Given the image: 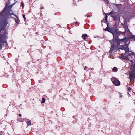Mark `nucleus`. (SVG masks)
<instances>
[{"label": "nucleus", "mask_w": 135, "mask_h": 135, "mask_svg": "<svg viewBox=\"0 0 135 135\" xmlns=\"http://www.w3.org/2000/svg\"><path fill=\"white\" fill-rule=\"evenodd\" d=\"M112 32H111L113 36V39L112 40H113L114 41L117 42H118V41L119 42H124L125 43L124 45H128L129 43V42L128 44L127 43L128 40L127 38L126 37L124 38L119 39L118 38V37L122 33H123L122 32H117L116 30H114V29L113 30Z\"/></svg>", "instance_id": "1"}, {"label": "nucleus", "mask_w": 135, "mask_h": 135, "mask_svg": "<svg viewBox=\"0 0 135 135\" xmlns=\"http://www.w3.org/2000/svg\"><path fill=\"white\" fill-rule=\"evenodd\" d=\"M126 58L131 61V67L133 68L135 70V56L132 54H128L126 57Z\"/></svg>", "instance_id": "2"}, {"label": "nucleus", "mask_w": 135, "mask_h": 135, "mask_svg": "<svg viewBox=\"0 0 135 135\" xmlns=\"http://www.w3.org/2000/svg\"><path fill=\"white\" fill-rule=\"evenodd\" d=\"M109 42L110 43L111 47L110 48V49L109 51V53L111 54L112 52L114 50L115 46L117 47L118 46L119 42L114 41L113 40H110Z\"/></svg>", "instance_id": "3"}, {"label": "nucleus", "mask_w": 135, "mask_h": 135, "mask_svg": "<svg viewBox=\"0 0 135 135\" xmlns=\"http://www.w3.org/2000/svg\"><path fill=\"white\" fill-rule=\"evenodd\" d=\"M112 17L113 18L114 20L115 21H118L119 20V14L117 13V15H115L112 16Z\"/></svg>", "instance_id": "4"}, {"label": "nucleus", "mask_w": 135, "mask_h": 135, "mask_svg": "<svg viewBox=\"0 0 135 135\" xmlns=\"http://www.w3.org/2000/svg\"><path fill=\"white\" fill-rule=\"evenodd\" d=\"M113 84L116 86H119L120 85V81L117 79H115L113 82Z\"/></svg>", "instance_id": "5"}, {"label": "nucleus", "mask_w": 135, "mask_h": 135, "mask_svg": "<svg viewBox=\"0 0 135 135\" xmlns=\"http://www.w3.org/2000/svg\"><path fill=\"white\" fill-rule=\"evenodd\" d=\"M135 73L134 74L132 75L131 74L129 76V78L130 79V82H131L135 78Z\"/></svg>", "instance_id": "6"}, {"label": "nucleus", "mask_w": 135, "mask_h": 135, "mask_svg": "<svg viewBox=\"0 0 135 135\" xmlns=\"http://www.w3.org/2000/svg\"><path fill=\"white\" fill-rule=\"evenodd\" d=\"M113 30V29L109 28L107 26V27L104 29V30L105 31H107L111 33L112 32H113L112 31Z\"/></svg>", "instance_id": "7"}, {"label": "nucleus", "mask_w": 135, "mask_h": 135, "mask_svg": "<svg viewBox=\"0 0 135 135\" xmlns=\"http://www.w3.org/2000/svg\"><path fill=\"white\" fill-rule=\"evenodd\" d=\"M87 35L86 34H83L82 35V37L84 40H85L86 37L87 36Z\"/></svg>", "instance_id": "8"}, {"label": "nucleus", "mask_w": 135, "mask_h": 135, "mask_svg": "<svg viewBox=\"0 0 135 135\" xmlns=\"http://www.w3.org/2000/svg\"><path fill=\"white\" fill-rule=\"evenodd\" d=\"M108 17V16L107 15H106L105 16V23L107 24V26H108V27L109 23L107 21Z\"/></svg>", "instance_id": "9"}, {"label": "nucleus", "mask_w": 135, "mask_h": 135, "mask_svg": "<svg viewBox=\"0 0 135 135\" xmlns=\"http://www.w3.org/2000/svg\"><path fill=\"white\" fill-rule=\"evenodd\" d=\"M129 48L127 46L126 47H125L124 49V50L125 51V54H126V53H127V52L128 51L129 52Z\"/></svg>", "instance_id": "10"}, {"label": "nucleus", "mask_w": 135, "mask_h": 135, "mask_svg": "<svg viewBox=\"0 0 135 135\" xmlns=\"http://www.w3.org/2000/svg\"><path fill=\"white\" fill-rule=\"evenodd\" d=\"M130 38H133V40H135V35H132L130 36Z\"/></svg>", "instance_id": "11"}, {"label": "nucleus", "mask_w": 135, "mask_h": 135, "mask_svg": "<svg viewBox=\"0 0 135 135\" xmlns=\"http://www.w3.org/2000/svg\"><path fill=\"white\" fill-rule=\"evenodd\" d=\"M113 70L115 72H116L118 70L117 68L116 67H114L113 69Z\"/></svg>", "instance_id": "12"}, {"label": "nucleus", "mask_w": 135, "mask_h": 135, "mask_svg": "<svg viewBox=\"0 0 135 135\" xmlns=\"http://www.w3.org/2000/svg\"><path fill=\"white\" fill-rule=\"evenodd\" d=\"M124 46L122 45L119 48V49H121V50H124Z\"/></svg>", "instance_id": "13"}, {"label": "nucleus", "mask_w": 135, "mask_h": 135, "mask_svg": "<svg viewBox=\"0 0 135 135\" xmlns=\"http://www.w3.org/2000/svg\"><path fill=\"white\" fill-rule=\"evenodd\" d=\"M27 123L28 126H30L31 125V122L30 120L27 121Z\"/></svg>", "instance_id": "14"}, {"label": "nucleus", "mask_w": 135, "mask_h": 135, "mask_svg": "<svg viewBox=\"0 0 135 135\" xmlns=\"http://www.w3.org/2000/svg\"><path fill=\"white\" fill-rule=\"evenodd\" d=\"M45 102V99L44 98H42V101L41 102L42 103H44Z\"/></svg>", "instance_id": "15"}, {"label": "nucleus", "mask_w": 135, "mask_h": 135, "mask_svg": "<svg viewBox=\"0 0 135 135\" xmlns=\"http://www.w3.org/2000/svg\"><path fill=\"white\" fill-rule=\"evenodd\" d=\"M20 21V20L18 19L17 18V20H16V23H17V24H18L19 23Z\"/></svg>", "instance_id": "16"}, {"label": "nucleus", "mask_w": 135, "mask_h": 135, "mask_svg": "<svg viewBox=\"0 0 135 135\" xmlns=\"http://www.w3.org/2000/svg\"><path fill=\"white\" fill-rule=\"evenodd\" d=\"M113 11H111L109 13L105 14H107L108 15H110L112 14L113 13Z\"/></svg>", "instance_id": "17"}, {"label": "nucleus", "mask_w": 135, "mask_h": 135, "mask_svg": "<svg viewBox=\"0 0 135 135\" xmlns=\"http://www.w3.org/2000/svg\"><path fill=\"white\" fill-rule=\"evenodd\" d=\"M128 89V91H130L131 90V89L130 87H128L127 88Z\"/></svg>", "instance_id": "18"}, {"label": "nucleus", "mask_w": 135, "mask_h": 135, "mask_svg": "<svg viewBox=\"0 0 135 135\" xmlns=\"http://www.w3.org/2000/svg\"><path fill=\"white\" fill-rule=\"evenodd\" d=\"M104 1L106 2L107 4H108L109 3V2L108 1V0H104Z\"/></svg>", "instance_id": "19"}, {"label": "nucleus", "mask_w": 135, "mask_h": 135, "mask_svg": "<svg viewBox=\"0 0 135 135\" xmlns=\"http://www.w3.org/2000/svg\"><path fill=\"white\" fill-rule=\"evenodd\" d=\"M22 16L23 18L25 19V20H26V17L25 16V15L24 14Z\"/></svg>", "instance_id": "20"}, {"label": "nucleus", "mask_w": 135, "mask_h": 135, "mask_svg": "<svg viewBox=\"0 0 135 135\" xmlns=\"http://www.w3.org/2000/svg\"><path fill=\"white\" fill-rule=\"evenodd\" d=\"M124 27H125V28H126L127 29V30L129 31V30L128 28V27L126 25L125 26H124Z\"/></svg>", "instance_id": "21"}, {"label": "nucleus", "mask_w": 135, "mask_h": 135, "mask_svg": "<svg viewBox=\"0 0 135 135\" xmlns=\"http://www.w3.org/2000/svg\"><path fill=\"white\" fill-rule=\"evenodd\" d=\"M21 6H23V7L24 6V4L23 3V2H21Z\"/></svg>", "instance_id": "22"}, {"label": "nucleus", "mask_w": 135, "mask_h": 135, "mask_svg": "<svg viewBox=\"0 0 135 135\" xmlns=\"http://www.w3.org/2000/svg\"><path fill=\"white\" fill-rule=\"evenodd\" d=\"M117 24H119V23L118 22H115V25H116V27L117 26Z\"/></svg>", "instance_id": "23"}, {"label": "nucleus", "mask_w": 135, "mask_h": 135, "mask_svg": "<svg viewBox=\"0 0 135 135\" xmlns=\"http://www.w3.org/2000/svg\"><path fill=\"white\" fill-rule=\"evenodd\" d=\"M44 7H41V8H40V9H44Z\"/></svg>", "instance_id": "24"}, {"label": "nucleus", "mask_w": 135, "mask_h": 135, "mask_svg": "<svg viewBox=\"0 0 135 135\" xmlns=\"http://www.w3.org/2000/svg\"><path fill=\"white\" fill-rule=\"evenodd\" d=\"M10 14H11V15H15L16 17H17V18H18V17L17 16H16V15H14V14H11V13Z\"/></svg>", "instance_id": "25"}, {"label": "nucleus", "mask_w": 135, "mask_h": 135, "mask_svg": "<svg viewBox=\"0 0 135 135\" xmlns=\"http://www.w3.org/2000/svg\"><path fill=\"white\" fill-rule=\"evenodd\" d=\"M19 116L20 117H21V114H19Z\"/></svg>", "instance_id": "26"}, {"label": "nucleus", "mask_w": 135, "mask_h": 135, "mask_svg": "<svg viewBox=\"0 0 135 135\" xmlns=\"http://www.w3.org/2000/svg\"><path fill=\"white\" fill-rule=\"evenodd\" d=\"M122 96H123V95H120V98H122Z\"/></svg>", "instance_id": "27"}, {"label": "nucleus", "mask_w": 135, "mask_h": 135, "mask_svg": "<svg viewBox=\"0 0 135 135\" xmlns=\"http://www.w3.org/2000/svg\"><path fill=\"white\" fill-rule=\"evenodd\" d=\"M57 13H56H56H54V15H57Z\"/></svg>", "instance_id": "28"}, {"label": "nucleus", "mask_w": 135, "mask_h": 135, "mask_svg": "<svg viewBox=\"0 0 135 135\" xmlns=\"http://www.w3.org/2000/svg\"><path fill=\"white\" fill-rule=\"evenodd\" d=\"M87 67L86 66H85V68H84V70H85V69L87 68Z\"/></svg>", "instance_id": "29"}, {"label": "nucleus", "mask_w": 135, "mask_h": 135, "mask_svg": "<svg viewBox=\"0 0 135 135\" xmlns=\"http://www.w3.org/2000/svg\"><path fill=\"white\" fill-rule=\"evenodd\" d=\"M90 17V16H89V15H88L87 16V17Z\"/></svg>", "instance_id": "30"}, {"label": "nucleus", "mask_w": 135, "mask_h": 135, "mask_svg": "<svg viewBox=\"0 0 135 135\" xmlns=\"http://www.w3.org/2000/svg\"><path fill=\"white\" fill-rule=\"evenodd\" d=\"M91 70H94V69L93 68H92Z\"/></svg>", "instance_id": "31"}, {"label": "nucleus", "mask_w": 135, "mask_h": 135, "mask_svg": "<svg viewBox=\"0 0 135 135\" xmlns=\"http://www.w3.org/2000/svg\"><path fill=\"white\" fill-rule=\"evenodd\" d=\"M76 23L77 24L78 23V22H76Z\"/></svg>", "instance_id": "32"}, {"label": "nucleus", "mask_w": 135, "mask_h": 135, "mask_svg": "<svg viewBox=\"0 0 135 135\" xmlns=\"http://www.w3.org/2000/svg\"><path fill=\"white\" fill-rule=\"evenodd\" d=\"M36 34H37V32H36Z\"/></svg>", "instance_id": "33"}, {"label": "nucleus", "mask_w": 135, "mask_h": 135, "mask_svg": "<svg viewBox=\"0 0 135 135\" xmlns=\"http://www.w3.org/2000/svg\"><path fill=\"white\" fill-rule=\"evenodd\" d=\"M2 135V134H1V135Z\"/></svg>", "instance_id": "34"}, {"label": "nucleus", "mask_w": 135, "mask_h": 135, "mask_svg": "<svg viewBox=\"0 0 135 135\" xmlns=\"http://www.w3.org/2000/svg\"><path fill=\"white\" fill-rule=\"evenodd\" d=\"M57 25L58 26V25Z\"/></svg>", "instance_id": "35"}]
</instances>
